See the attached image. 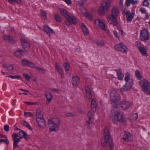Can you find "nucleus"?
I'll return each mask as SVG.
<instances>
[{
	"label": "nucleus",
	"instance_id": "28",
	"mask_svg": "<svg viewBox=\"0 0 150 150\" xmlns=\"http://www.w3.org/2000/svg\"><path fill=\"white\" fill-rule=\"evenodd\" d=\"M81 27L84 34L86 35H87L89 33V31L88 28L83 23L81 24Z\"/></svg>",
	"mask_w": 150,
	"mask_h": 150
},
{
	"label": "nucleus",
	"instance_id": "7",
	"mask_svg": "<svg viewBox=\"0 0 150 150\" xmlns=\"http://www.w3.org/2000/svg\"><path fill=\"white\" fill-rule=\"evenodd\" d=\"M119 105L123 110H125L130 107L131 105V103L128 101L124 100H122Z\"/></svg>",
	"mask_w": 150,
	"mask_h": 150
},
{
	"label": "nucleus",
	"instance_id": "58",
	"mask_svg": "<svg viewBox=\"0 0 150 150\" xmlns=\"http://www.w3.org/2000/svg\"><path fill=\"white\" fill-rule=\"evenodd\" d=\"M123 0H120V7L122 8L123 6Z\"/></svg>",
	"mask_w": 150,
	"mask_h": 150
},
{
	"label": "nucleus",
	"instance_id": "56",
	"mask_svg": "<svg viewBox=\"0 0 150 150\" xmlns=\"http://www.w3.org/2000/svg\"><path fill=\"white\" fill-rule=\"evenodd\" d=\"M86 17L90 21H92L93 20V17L91 15H88L87 16H86Z\"/></svg>",
	"mask_w": 150,
	"mask_h": 150
},
{
	"label": "nucleus",
	"instance_id": "19",
	"mask_svg": "<svg viewBox=\"0 0 150 150\" xmlns=\"http://www.w3.org/2000/svg\"><path fill=\"white\" fill-rule=\"evenodd\" d=\"M119 13V11L117 7H114L112 9L111 15L112 17L117 18Z\"/></svg>",
	"mask_w": 150,
	"mask_h": 150
},
{
	"label": "nucleus",
	"instance_id": "15",
	"mask_svg": "<svg viewBox=\"0 0 150 150\" xmlns=\"http://www.w3.org/2000/svg\"><path fill=\"white\" fill-rule=\"evenodd\" d=\"M37 122L39 127L41 128H45L46 126V123L45 120L43 118H37Z\"/></svg>",
	"mask_w": 150,
	"mask_h": 150
},
{
	"label": "nucleus",
	"instance_id": "49",
	"mask_svg": "<svg viewBox=\"0 0 150 150\" xmlns=\"http://www.w3.org/2000/svg\"><path fill=\"white\" fill-rule=\"evenodd\" d=\"M55 18L56 21H60L62 20L61 17L57 15H55Z\"/></svg>",
	"mask_w": 150,
	"mask_h": 150
},
{
	"label": "nucleus",
	"instance_id": "46",
	"mask_svg": "<svg viewBox=\"0 0 150 150\" xmlns=\"http://www.w3.org/2000/svg\"><path fill=\"white\" fill-rule=\"evenodd\" d=\"M143 5L146 7L149 6V3L148 0H144L143 2Z\"/></svg>",
	"mask_w": 150,
	"mask_h": 150
},
{
	"label": "nucleus",
	"instance_id": "17",
	"mask_svg": "<svg viewBox=\"0 0 150 150\" xmlns=\"http://www.w3.org/2000/svg\"><path fill=\"white\" fill-rule=\"evenodd\" d=\"M16 134L21 139L23 138H24L25 139H28L27 134L23 131L21 130L19 132L16 133Z\"/></svg>",
	"mask_w": 150,
	"mask_h": 150
},
{
	"label": "nucleus",
	"instance_id": "18",
	"mask_svg": "<svg viewBox=\"0 0 150 150\" xmlns=\"http://www.w3.org/2000/svg\"><path fill=\"white\" fill-rule=\"evenodd\" d=\"M130 74L127 72L125 75L124 79L126 83L133 84V80L132 79L130 78Z\"/></svg>",
	"mask_w": 150,
	"mask_h": 150
},
{
	"label": "nucleus",
	"instance_id": "54",
	"mask_svg": "<svg viewBox=\"0 0 150 150\" xmlns=\"http://www.w3.org/2000/svg\"><path fill=\"white\" fill-rule=\"evenodd\" d=\"M65 115L67 117H71L74 115V114L71 112H66Z\"/></svg>",
	"mask_w": 150,
	"mask_h": 150
},
{
	"label": "nucleus",
	"instance_id": "63",
	"mask_svg": "<svg viewBox=\"0 0 150 150\" xmlns=\"http://www.w3.org/2000/svg\"><path fill=\"white\" fill-rule=\"evenodd\" d=\"M146 150L143 148L137 147V148H136L135 150Z\"/></svg>",
	"mask_w": 150,
	"mask_h": 150
},
{
	"label": "nucleus",
	"instance_id": "61",
	"mask_svg": "<svg viewBox=\"0 0 150 150\" xmlns=\"http://www.w3.org/2000/svg\"><path fill=\"white\" fill-rule=\"evenodd\" d=\"M113 33H114V35H115V37L118 38H119V37H118V35H117V32L116 31H114L113 32Z\"/></svg>",
	"mask_w": 150,
	"mask_h": 150
},
{
	"label": "nucleus",
	"instance_id": "11",
	"mask_svg": "<svg viewBox=\"0 0 150 150\" xmlns=\"http://www.w3.org/2000/svg\"><path fill=\"white\" fill-rule=\"evenodd\" d=\"M12 138L13 142V147L15 149L17 147L18 144L20 141L21 139L18 137L16 133H13L12 134Z\"/></svg>",
	"mask_w": 150,
	"mask_h": 150
},
{
	"label": "nucleus",
	"instance_id": "27",
	"mask_svg": "<svg viewBox=\"0 0 150 150\" xmlns=\"http://www.w3.org/2000/svg\"><path fill=\"white\" fill-rule=\"evenodd\" d=\"M109 139V138H108V136H104L102 140V146H105L106 145L107 142H108V143L110 142V141Z\"/></svg>",
	"mask_w": 150,
	"mask_h": 150
},
{
	"label": "nucleus",
	"instance_id": "35",
	"mask_svg": "<svg viewBox=\"0 0 150 150\" xmlns=\"http://www.w3.org/2000/svg\"><path fill=\"white\" fill-rule=\"evenodd\" d=\"M22 124L24 126L26 127H27L28 128L32 130V128L30 126L28 123L25 121H23L22 122Z\"/></svg>",
	"mask_w": 150,
	"mask_h": 150
},
{
	"label": "nucleus",
	"instance_id": "5",
	"mask_svg": "<svg viewBox=\"0 0 150 150\" xmlns=\"http://www.w3.org/2000/svg\"><path fill=\"white\" fill-rule=\"evenodd\" d=\"M139 83L142 90L148 93L150 95V83L145 79H143L140 81Z\"/></svg>",
	"mask_w": 150,
	"mask_h": 150
},
{
	"label": "nucleus",
	"instance_id": "37",
	"mask_svg": "<svg viewBox=\"0 0 150 150\" xmlns=\"http://www.w3.org/2000/svg\"><path fill=\"white\" fill-rule=\"evenodd\" d=\"M63 65L66 71H68L69 70L70 68L69 64L67 62H65L63 64Z\"/></svg>",
	"mask_w": 150,
	"mask_h": 150
},
{
	"label": "nucleus",
	"instance_id": "4",
	"mask_svg": "<svg viewBox=\"0 0 150 150\" xmlns=\"http://www.w3.org/2000/svg\"><path fill=\"white\" fill-rule=\"evenodd\" d=\"M111 1L110 0L106 1L101 4L99 7L98 12L99 14L102 16L104 15L107 12L110 6Z\"/></svg>",
	"mask_w": 150,
	"mask_h": 150
},
{
	"label": "nucleus",
	"instance_id": "55",
	"mask_svg": "<svg viewBox=\"0 0 150 150\" xmlns=\"http://www.w3.org/2000/svg\"><path fill=\"white\" fill-rule=\"evenodd\" d=\"M85 89L86 93H90L91 92V91L89 88L88 86H86L85 88Z\"/></svg>",
	"mask_w": 150,
	"mask_h": 150
},
{
	"label": "nucleus",
	"instance_id": "45",
	"mask_svg": "<svg viewBox=\"0 0 150 150\" xmlns=\"http://www.w3.org/2000/svg\"><path fill=\"white\" fill-rule=\"evenodd\" d=\"M23 75L26 80L28 81H30V77L28 75L26 74H23Z\"/></svg>",
	"mask_w": 150,
	"mask_h": 150
},
{
	"label": "nucleus",
	"instance_id": "13",
	"mask_svg": "<svg viewBox=\"0 0 150 150\" xmlns=\"http://www.w3.org/2000/svg\"><path fill=\"white\" fill-rule=\"evenodd\" d=\"M116 17H112V15H109L107 16V21L108 22L114 25H116L117 24V22L116 20Z\"/></svg>",
	"mask_w": 150,
	"mask_h": 150
},
{
	"label": "nucleus",
	"instance_id": "42",
	"mask_svg": "<svg viewBox=\"0 0 150 150\" xmlns=\"http://www.w3.org/2000/svg\"><path fill=\"white\" fill-rule=\"evenodd\" d=\"M91 117H88V120L87 121V123L86 124V125L87 126V127L88 129H90V124H91L92 122L91 121Z\"/></svg>",
	"mask_w": 150,
	"mask_h": 150
},
{
	"label": "nucleus",
	"instance_id": "59",
	"mask_svg": "<svg viewBox=\"0 0 150 150\" xmlns=\"http://www.w3.org/2000/svg\"><path fill=\"white\" fill-rule=\"evenodd\" d=\"M88 117H91V118L92 117L93 114L90 111H88Z\"/></svg>",
	"mask_w": 150,
	"mask_h": 150
},
{
	"label": "nucleus",
	"instance_id": "21",
	"mask_svg": "<svg viewBox=\"0 0 150 150\" xmlns=\"http://www.w3.org/2000/svg\"><path fill=\"white\" fill-rule=\"evenodd\" d=\"M80 79L78 76L73 77L72 79L71 82L73 85L77 86L79 83Z\"/></svg>",
	"mask_w": 150,
	"mask_h": 150
},
{
	"label": "nucleus",
	"instance_id": "23",
	"mask_svg": "<svg viewBox=\"0 0 150 150\" xmlns=\"http://www.w3.org/2000/svg\"><path fill=\"white\" fill-rule=\"evenodd\" d=\"M45 95L47 100L46 103L47 104H48L51 102L53 96L51 93L48 92H46Z\"/></svg>",
	"mask_w": 150,
	"mask_h": 150
},
{
	"label": "nucleus",
	"instance_id": "47",
	"mask_svg": "<svg viewBox=\"0 0 150 150\" xmlns=\"http://www.w3.org/2000/svg\"><path fill=\"white\" fill-rule=\"evenodd\" d=\"M0 140L2 143L4 142L7 145H8L9 144V142L8 141V138L5 139H1Z\"/></svg>",
	"mask_w": 150,
	"mask_h": 150
},
{
	"label": "nucleus",
	"instance_id": "10",
	"mask_svg": "<svg viewBox=\"0 0 150 150\" xmlns=\"http://www.w3.org/2000/svg\"><path fill=\"white\" fill-rule=\"evenodd\" d=\"M122 14L125 15L127 18V20L128 21H131L133 18L134 14V13H130V12L127 10L125 9L122 12Z\"/></svg>",
	"mask_w": 150,
	"mask_h": 150
},
{
	"label": "nucleus",
	"instance_id": "20",
	"mask_svg": "<svg viewBox=\"0 0 150 150\" xmlns=\"http://www.w3.org/2000/svg\"><path fill=\"white\" fill-rule=\"evenodd\" d=\"M115 71L117 73L118 79L120 80H122L124 78V74L122 73V70L121 69H115Z\"/></svg>",
	"mask_w": 150,
	"mask_h": 150
},
{
	"label": "nucleus",
	"instance_id": "14",
	"mask_svg": "<svg viewBox=\"0 0 150 150\" xmlns=\"http://www.w3.org/2000/svg\"><path fill=\"white\" fill-rule=\"evenodd\" d=\"M21 41L24 50L26 52H28L30 50V45L28 42L25 40L21 39Z\"/></svg>",
	"mask_w": 150,
	"mask_h": 150
},
{
	"label": "nucleus",
	"instance_id": "53",
	"mask_svg": "<svg viewBox=\"0 0 150 150\" xmlns=\"http://www.w3.org/2000/svg\"><path fill=\"white\" fill-rule=\"evenodd\" d=\"M87 97L88 99H90L92 98V95L91 92L86 93Z\"/></svg>",
	"mask_w": 150,
	"mask_h": 150
},
{
	"label": "nucleus",
	"instance_id": "52",
	"mask_svg": "<svg viewBox=\"0 0 150 150\" xmlns=\"http://www.w3.org/2000/svg\"><path fill=\"white\" fill-rule=\"evenodd\" d=\"M139 11L142 14L145 13L146 12L145 9L143 8H141Z\"/></svg>",
	"mask_w": 150,
	"mask_h": 150
},
{
	"label": "nucleus",
	"instance_id": "50",
	"mask_svg": "<svg viewBox=\"0 0 150 150\" xmlns=\"http://www.w3.org/2000/svg\"><path fill=\"white\" fill-rule=\"evenodd\" d=\"M4 130L6 132H8L9 130V127L8 125H4Z\"/></svg>",
	"mask_w": 150,
	"mask_h": 150
},
{
	"label": "nucleus",
	"instance_id": "64",
	"mask_svg": "<svg viewBox=\"0 0 150 150\" xmlns=\"http://www.w3.org/2000/svg\"><path fill=\"white\" fill-rule=\"evenodd\" d=\"M15 2H16L20 4H21L22 3V2L21 0H16Z\"/></svg>",
	"mask_w": 150,
	"mask_h": 150
},
{
	"label": "nucleus",
	"instance_id": "29",
	"mask_svg": "<svg viewBox=\"0 0 150 150\" xmlns=\"http://www.w3.org/2000/svg\"><path fill=\"white\" fill-rule=\"evenodd\" d=\"M138 2V1L137 0H126L125 3L127 5L129 6L130 4H134L137 3Z\"/></svg>",
	"mask_w": 150,
	"mask_h": 150
},
{
	"label": "nucleus",
	"instance_id": "22",
	"mask_svg": "<svg viewBox=\"0 0 150 150\" xmlns=\"http://www.w3.org/2000/svg\"><path fill=\"white\" fill-rule=\"evenodd\" d=\"M44 29L45 31L49 36H50L51 34L54 33L53 30L47 25H45L44 26Z\"/></svg>",
	"mask_w": 150,
	"mask_h": 150
},
{
	"label": "nucleus",
	"instance_id": "26",
	"mask_svg": "<svg viewBox=\"0 0 150 150\" xmlns=\"http://www.w3.org/2000/svg\"><path fill=\"white\" fill-rule=\"evenodd\" d=\"M3 38L4 40H8L12 43H14L15 42V41L13 38L10 35H4L3 36Z\"/></svg>",
	"mask_w": 150,
	"mask_h": 150
},
{
	"label": "nucleus",
	"instance_id": "9",
	"mask_svg": "<svg viewBox=\"0 0 150 150\" xmlns=\"http://www.w3.org/2000/svg\"><path fill=\"white\" fill-rule=\"evenodd\" d=\"M149 35L148 31L146 30H143L141 31L140 35V39L142 41L148 40Z\"/></svg>",
	"mask_w": 150,
	"mask_h": 150
},
{
	"label": "nucleus",
	"instance_id": "2",
	"mask_svg": "<svg viewBox=\"0 0 150 150\" xmlns=\"http://www.w3.org/2000/svg\"><path fill=\"white\" fill-rule=\"evenodd\" d=\"M61 120L58 117L50 119L48 122L50 132H56L59 130L60 124Z\"/></svg>",
	"mask_w": 150,
	"mask_h": 150
},
{
	"label": "nucleus",
	"instance_id": "48",
	"mask_svg": "<svg viewBox=\"0 0 150 150\" xmlns=\"http://www.w3.org/2000/svg\"><path fill=\"white\" fill-rule=\"evenodd\" d=\"M35 68H36L38 70H39L40 72H41L42 73H44L45 71H46L45 69H43L39 68L38 67H37L35 66Z\"/></svg>",
	"mask_w": 150,
	"mask_h": 150
},
{
	"label": "nucleus",
	"instance_id": "31",
	"mask_svg": "<svg viewBox=\"0 0 150 150\" xmlns=\"http://www.w3.org/2000/svg\"><path fill=\"white\" fill-rule=\"evenodd\" d=\"M140 52L144 56H147V52L144 48V46L143 47L140 48L139 49Z\"/></svg>",
	"mask_w": 150,
	"mask_h": 150
},
{
	"label": "nucleus",
	"instance_id": "44",
	"mask_svg": "<svg viewBox=\"0 0 150 150\" xmlns=\"http://www.w3.org/2000/svg\"><path fill=\"white\" fill-rule=\"evenodd\" d=\"M36 115L37 118H43L42 114L40 113L39 110H38L37 111L36 113Z\"/></svg>",
	"mask_w": 150,
	"mask_h": 150
},
{
	"label": "nucleus",
	"instance_id": "16",
	"mask_svg": "<svg viewBox=\"0 0 150 150\" xmlns=\"http://www.w3.org/2000/svg\"><path fill=\"white\" fill-rule=\"evenodd\" d=\"M133 139V136L129 132H125L123 137V139L127 142L131 141Z\"/></svg>",
	"mask_w": 150,
	"mask_h": 150
},
{
	"label": "nucleus",
	"instance_id": "38",
	"mask_svg": "<svg viewBox=\"0 0 150 150\" xmlns=\"http://www.w3.org/2000/svg\"><path fill=\"white\" fill-rule=\"evenodd\" d=\"M134 44L136 46L138 47V49H140V48L144 46V45L139 41H136L135 42Z\"/></svg>",
	"mask_w": 150,
	"mask_h": 150
},
{
	"label": "nucleus",
	"instance_id": "36",
	"mask_svg": "<svg viewBox=\"0 0 150 150\" xmlns=\"http://www.w3.org/2000/svg\"><path fill=\"white\" fill-rule=\"evenodd\" d=\"M55 69L59 74L63 73V72H64V71L62 68H61L59 67V66L57 64H56L55 65Z\"/></svg>",
	"mask_w": 150,
	"mask_h": 150
},
{
	"label": "nucleus",
	"instance_id": "57",
	"mask_svg": "<svg viewBox=\"0 0 150 150\" xmlns=\"http://www.w3.org/2000/svg\"><path fill=\"white\" fill-rule=\"evenodd\" d=\"M67 4H70L71 3V0H63Z\"/></svg>",
	"mask_w": 150,
	"mask_h": 150
},
{
	"label": "nucleus",
	"instance_id": "1",
	"mask_svg": "<svg viewBox=\"0 0 150 150\" xmlns=\"http://www.w3.org/2000/svg\"><path fill=\"white\" fill-rule=\"evenodd\" d=\"M110 100L114 107L111 111V118L114 122L118 121L122 122L124 120V118L120 114L118 108H117L119 105V102L121 100L120 95L116 91H112L110 94Z\"/></svg>",
	"mask_w": 150,
	"mask_h": 150
},
{
	"label": "nucleus",
	"instance_id": "60",
	"mask_svg": "<svg viewBox=\"0 0 150 150\" xmlns=\"http://www.w3.org/2000/svg\"><path fill=\"white\" fill-rule=\"evenodd\" d=\"M60 75L61 78L62 79H63L65 77L64 74V72H63V73H61L59 74Z\"/></svg>",
	"mask_w": 150,
	"mask_h": 150
},
{
	"label": "nucleus",
	"instance_id": "62",
	"mask_svg": "<svg viewBox=\"0 0 150 150\" xmlns=\"http://www.w3.org/2000/svg\"><path fill=\"white\" fill-rule=\"evenodd\" d=\"M8 1L10 3L13 4L16 2V0H8Z\"/></svg>",
	"mask_w": 150,
	"mask_h": 150
},
{
	"label": "nucleus",
	"instance_id": "12",
	"mask_svg": "<svg viewBox=\"0 0 150 150\" xmlns=\"http://www.w3.org/2000/svg\"><path fill=\"white\" fill-rule=\"evenodd\" d=\"M133 84L126 83L120 89V90L122 94L124 92H126L131 89Z\"/></svg>",
	"mask_w": 150,
	"mask_h": 150
},
{
	"label": "nucleus",
	"instance_id": "33",
	"mask_svg": "<svg viewBox=\"0 0 150 150\" xmlns=\"http://www.w3.org/2000/svg\"><path fill=\"white\" fill-rule=\"evenodd\" d=\"M138 115L137 113L132 114L130 117V118L132 121L136 120L138 118Z\"/></svg>",
	"mask_w": 150,
	"mask_h": 150
},
{
	"label": "nucleus",
	"instance_id": "32",
	"mask_svg": "<svg viewBox=\"0 0 150 150\" xmlns=\"http://www.w3.org/2000/svg\"><path fill=\"white\" fill-rule=\"evenodd\" d=\"M96 103L95 101L93 99L91 102V107L93 109V110L94 112L96 110Z\"/></svg>",
	"mask_w": 150,
	"mask_h": 150
},
{
	"label": "nucleus",
	"instance_id": "8",
	"mask_svg": "<svg viewBox=\"0 0 150 150\" xmlns=\"http://www.w3.org/2000/svg\"><path fill=\"white\" fill-rule=\"evenodd\" d=\"M114 47L116 50L122 52L126 53L127 50V47L125 45L122 43L115 45Z\"/></svg>",
	"mask_w": 150,
	"mask_h": 150
},
{
	"label": "nucleus",
	"instance_id": "43",
	"mask_svg": "<svg viewBox=\"0 0 150 150\" xmlns=\"http://www.w3.org/2000/svg\"><path fill=\"white\" fill-rule=\"evenodd\" d=\"M24 115L25 116L28 117H33L32 114L29 112H24Z\"/></svg>",
	"mask_w": 150,
	"mask_h": 150
},
{
	"label": "nucleus",
	"instance_id": "25",
	"mask_svg": "<svg viewBox=\"0 0 150 150\" xmlns=\"http://www.w3.org/2000/svg\"><path fill=\"white\" fill-rule=\"evenodd\" d=\"M24 51L22 50L19 49L14 52V54L17 57L21 58L23 56Z\"/></svg>",
	"mask_w": 150,
	"mask_h": 150
},
{
	"label": "nucleus",
	"instance_id": "6",
	"mask_svg": "<svg viewBox=\"0 0 150 150\" xmlns=\"http://www.w3.org/2000/svg\"><path fill=\"white\" fill-rule=\"evenodd\" d=\"M94 23L98 25L101 29L105 31L108 34L109 33V31L107 29L105 24L101 20L99 19H96Z\"/></svg>",
	"mask_w": 150,
	"mask_h": 150
},
{
	"label": "nucleus",
	"instance_id": "3",
	"mask_svg": "<svg viewBox=\"0 0 150 150\" xmlns=\"http://www.w3.org/2000/svg\"><path fill=\"white\" fill-rule=\"evenodd\" d=\"M61 14L66 18L67 21L66 24L69 26L71 24H74L76 23V21L75 16H70L67 11L65 9L60 8L59 9Z\"/></svg>",
	"mask_w": 150,
	"mask_h": 150
},
{
	"label": "nucleus",
	"instance_id": "40",
	"mask_svg": "<svg viewBox=\"0 0 150 150\" xmlns=\"http://www.w3.org/2000/svg\"><path fill=\"white\" fill-rule=\"evenodd\" d=\"M96 45L98 46H103L104 45V42L103 40H99L96 42Z\"/></svg>",
	"mask_w": 150,
	"mask_h": 150
},
{
	"label": "nucleus",
	"instance_id": "30",
	"mask_svg": "<svg viewBox=\"0 0 150 150\" xmlns=\"http://www.w3.org/2000/svg\"><path fill=\"white\" fill-rule=\"evenodd\" d=\"M3 66L5 68L8 69L9 71H12L13 70L14 68L12 64H10L9 66H8L6 64H4Z\"/></svg>",
	"mask_w": 150,
	"mask_h": 150
},
{
	"label": "nucleus",
	"instance_id": "39",
	"mask_svg": "<svg viewBox=\"0 0 150 150\" xmlns=\"http://www.w3.org/2000/svg\"><path fill=\"white\" fill-rule=\"evenodd\" d=\"M104 136H108V138H109V132L108 127H105L104 130Z\"/></svg>",
	"mask_w": 150,
	"mask_h": 150
},
{
	"label": "nucleus",
	"instance_id": "41",
	"mask_svg": "<svg viewBox=\"0 0 150 150\" xmlns=\"http://www.w3.org/2000/svg\"><path fill=\"white\" fill-rule=\"evenodd\" d=\"M8 77H9L11 78L12 79H21V76L19 75H17L15 76H13V75H10L7 76Z\"/></svg>",
	"mask_w": 150,
	"mask_h": 150
},
{
	"label": "nucleus",
	"instance_id": "34",
	"mask_svg": "<svg viewBox=\"0 0 150 150\" xmlns=\"http://www.w3.org/2000/svg\"><path fill=\"white\" fill-rule=\"evenodd\" d=\"M135 74L136 77L139 80L142 79V76L141 75L140 72L138 70H136L135 71Z\"/></svg>",
	"mask_w": 150,
	"mask_h": 150
},
{
	"label": "nucleus",
	"instance_id": "51",
	"mask_svg": "<svg viewBox=\"0 0 150 150\" xmlns=\"http://www.w3.org/2000/svg\"><path fill=\"white\" fill-rule=\"evenodd\" d=\"M42 16L44 19H45L46 18V15L45 12L42 11Z\"/></svg>",
	"mask_w": 150,
	"mask_h": 150
},
{
	"label": "nucleus",
	"instance_id": "24",
	"mask_svg": "<svg viewBox=\"0 0 150 150\" xmlns=\"http://www.w3.org/2000/svg\"><path fill=\"white\" fill-rule=\"evenodd\" d=\"M22 64L23 66H27L32 68H35V66L31 62H28L25 60H23L22 61Z\"/></svg>",
	"mask_w": 150,
	"mask_h": 150
}]
</instances>
